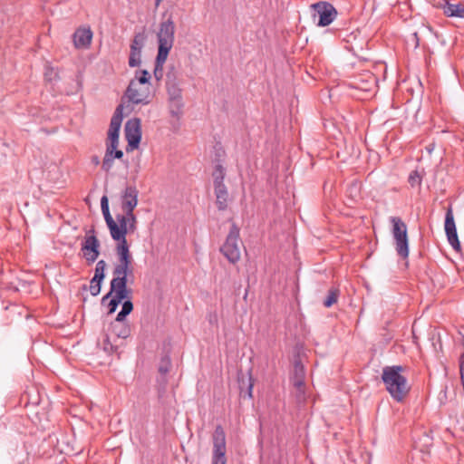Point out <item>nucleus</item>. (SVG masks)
Returning <instances> with one entry per match:
<instances>
[{"label":"nucleus","instance_id":"1","mask_svg":"<svg viewBox=\"0 0 464 464\" xmlns=\"http://www.w3.org/2000/svg\"><path fill=\"white\" fill-rule=\"evenodd\" d=\"M403 367L400 365L386 366L382 369V380L392 399L400 402L410 392V385L402 375Z\"/></svg>","mask_w":464,"mask_h":464},{"label":"nucleus","instance_id":"2","mask_svg":"<svg viewBox=\"0 0 464 464\" xmlns=\"http://www.w3.org/2000/svg\"><path fill=\"white\" fill-rule=\"evenodd\" d=\"M121 204L123 214L117 215V220L122 224L125 236L129 232L136 230V217L133 213L134 208L138 205V190L133 186H128L121 192Z\"/></svg>","mask_w":464,"mask_h":464},{"label":"nucleus","instance_id":"3","mask_svg":"<svg viewBox=\"0 0 464 464\" xmlns=\"http://www.w3.org/2000/svg\"><path fill=\"white\" fill-rule=\"evenodd\" d=\"M122 110V105H119L111 120L108 130L107 150L102 160V169L106 171L110 170L112 167L113 155L119 145V133L123 119Z\"/></svg>","mask_w":464,"mask_h":464},{"label":"nucleus","instance_id":"4","mask_svg":"<svg viewBox=\"0 0 464 464\" xmlns=\"http://www.w3.org/2000/svg\"><path fill=\"white\" fill-rule=\"evenodd\" d=\"M176 25L171 16L161 21L157 33L158 62L165 63L175 40Z\"/></svg>","mask_w":464,"mask_h":464},{"label":"nucleus","instance_id":"5","mask_svg":"<svg viewBox=\"0 0 464 464\" xmlns=\"http://www.w3.org/2000/svg\"><path fill=\"white\" fill-rule=\"evenodd\" d=\"M133 310V304L130 300L122 303L121 310L118 313L115 320L111 323L107 341L110 342L111 336L125 339L130 334V326L126 320V316Z\"/></svg>","mask_w":464,"mask_h":464},{"label":"nucleus","instance_id":"6","mask_svg":"<svg viewBox=\"0 0 464 464\" xmlns=\"http://www.w3.org/2000/svg\"><path fill=\"white\" fill-rule=\"evenodd\" d=\"M130 293L131 291L127 288V279L112 278L110 292L103 297V301L110 299L109 314L114 313L121 302L130 300Z\"/></svg>","mask_w":464,"mask_h":464},{"label":"nucleus","instance_id":"7","mask_svg":"<svg viewBox=\"0 0 464 464\" xmlns=\"http://www.w3.org/2000/svg\"><path fill=\"white\" fill-rule=\"evenodd\" d=\"M114 240L118 241L116 250L119 263L114 267L113 278L127 279V276L132 273V267L131 256L130 254L126 236H124L123 238Z\"/></svg>","mask_w":464,"mask_h":464},{"label":"nucleus","instance_id":"8","mask_svg":"<svg viewBox=\"0 0 464 464\" xmlns=\"http://www.w3.org/2000/svg\"><path fill=\"white\" fill-rule=\"evenodd\" d=\"M241 246L242 242L239 238V228L236 224H232L220 251L230 263L236 264L239 261L241 256Z\"/></svg>","mask_w":464,"mask_h":464},{"label":"nucleus","instance_id":"9","mask_svg":"<svg viewBox=\"0 0 464 464\" xmlns=\"http://www.w3.org/2000/svg\"><path fill=\"white\" fill-rule=\"evenodd\" d=\"M390 221L392 225V232L395 241L396 252L401 257L406 258L409 256L407 226L401 218L398 217H392Z\"/></svg>","mask_w":464,"mask_h":464},{"label":"nucleus","instance_id":"10","mask_svg":"<svg viewBox=\"0 0 464 464\" xmlns=\"http://www.w3.org/2000/svg\"><path fill=\"white\" fill-rule=\"evenodd\" d=\"M312 17L317 26L324 27L334 22L337 16V11L328 2H318L311 5Z\"/></svg>","mask_w":464,"mask_h":464},{"label":"nucleus","instance_id":"11","mask_svg":"<svg viewBox=\"0 0 464 464\" xmlns=\"http://www.w3.org/2000/svg\"><path fill=\"white\" fill-rule=\"evenodd\" d=\"M226 435L221 426H218L213 434L212 464H227Z\"/></svg>","mask_w":464,"mask_h":464},{"label":"nucleus","instance_id":"12","mask_svg":"<svg viewBox=\"0 0 464 464\" xmlns=\"http://www.w3.org/2000/svg\"><path fill=\"white\" fill-rule=\"evenodd\" d=\"M102 211L106 221V224L110 229L111 236L113 239H121L125 236V231H123L122 224L120 221L114 219L109 209L108 198L106 196H103L101 200Z\"/></svg>","mask_w":464,"mask_h":464},{"label":"nucleus","instance_id":"13","mask_svg":"<svg viewBox=\"0 0 464 464\" xmlns=\"http://www.w3.org/2000/svg\"><path fill=\"white\" fill-rule=\"evenodd\" d=\"M124 96L132 104L147 105L150 102V91L149 86H133L129 83Z\"/></svg>","mask_w":464,"mask_h":464},{"label":"nucleus","instance_id":"14","mask_svg":"<svg viewBox=\"0 0 464 464\" xmlns=\"http://www.w3.org/2000/svg\"><path fill=\"white\" fill-rule=\"evenodd\" d=\"M125 137L128 147L131 150L137 149L141 139L140 121L138 118L129 120L125 125Z\"/></svg>","mask_w":464,"mask_h":464},{"label":"nucleus","instance_id":"15","mask_svg":"<svg viewBox=\"0 0 464 464\" xmlns=\"http://www.w3.org/2000/svg\"><path fill=\"white\" fill-rule=\"evenodd\" d=\"M145 37L142 34H137L134 35L131 44L129 57V66L138 67L141 63V51L144 46Z\"/></svg>","mask_w":464,"mask_h":464},{"label":"nucleus","instance_id":"16","mask_svg":"<svg viewBox=\"0 0 464 464\" xmlns=\"http://www.w3.org/2000/svg\"><path fill=\"white\" fill-rule=\"evenodd\" d=\"M304 376L305 372L303 364L300 362H295L291 382L295 388V395L298 401L304 399Z\"/></svg>","mask_w":464,"mask_h":464},{"label":"nucleus","instance_id":"17","mask_svg":"<svg viewBox=\"0 0 464 464\" xmlns=\"http://www.w3.org/2000/svg\"><path fill=\"white\" fill-rule=\"evenodd\" d=\"M105 267H106V264L103 260H100L96 264L95 274H94V276L92 277V279L91 281V285L89 286V289L92 295H97L100 294L101 282L104 278Z\"/></svg>","mask_w":464,"mask_h":464},{"label":"nucleus","instance_id":"18","mask_svg":"<svg viewBox=\"0 0 464 464\" xmlns=\"http://www.w3.org/2000/svg\"><path fill=\"white\" fill-rule=\"evenodd\" d=\"M238 384L240 389V395L243 397L252 398V392L254 382L249 373L240 374L238 376Z\"/></svg>","mask_w":464,"mask_h":464},{"label":"nucleus","instance_id":"19","mask_svg":"<svg viewBox=\"0 0 464 464\" xmlns=\"http://www.w3.org/2000/svg\"><path fill=\"white\" fill-rule=\"evenodd\" d=\"M216 203L219 210H225L229 199L228 192L225 185L215 186Z\"/></svg>","mask_w":464,"mask_h":464},{"label":"nucleus","instance_id":"20","mask_svg":"<svg viewBox=\"0 0 464 464\" xmlns=\"http://www.w3.org/2000/svg\"><path fill=\"white\" fill-rule=\"evenodd\" d=\"M150 80V74L147 70H139L135 72L134 78L130 81V83L133 86H149Z\"/></svg>","mask_w":464,"mask_h":464},{"label":"nucleus","instance_id":"21","mask_svg":"<svg viewBox=\"0 0 464 464\" xmlns=\"http://www.w3.org/2000/svg\"><path fill=\"white\" fill-rule=\"evenodd\" d=\"M72 41L75 48H85L87 46V28L84 26L78 28L72 35Z\"/></svg>","mask_w":464,"mask_h":464},{"label":"nucleus","instance_id":"22","mask_svg":"<svg viewBox=\"0 0 464 464\" xmlns=\"http://www.w3.org/2000/svg\"><path fill=\"white\" fill-rule=\"evenodd\" d=\"M444 13L448 16H456V17H464V6L460 5H453L446 2L445 5L443 6Z\"/></svg>","mask_w":464,"mask_h":464},{"label":"nucleus","instance_id":"23","mask_svg":"<svg viewBox=\"0 0 464 464\" xmlns=\"http://www.w3.org/2000/svg\"><path fill=\"white\" fill-rule=\"evenodd\" d=\"M99 242L94 236H89V261L93 262L99 256Z\"/></svg>","mask_w":464,"mask_h":464},{"label":"nucleus","instance_id":"24","mask_svg":"<svg viewBox=\"0 0 464 464\" xmlns=\"http://www.w3.org/2000/svg\"><path fill=\"white\" fill-rule=\"evenodd\" d=\"M445 232H446V236H447V238H448V241H449L450 245L456 251H459L460 250V243L459 241V237H458L456 227H454L452 229L446 230Z\"/></svg>","mask_w":464,"mask_h":464},{"label":"nucleus","instance_id":"25","mask_svg":"<svg viewBox=\"0 0 464 464\" xmlns=\"http://www.w3.org/2000/svg\"><path fill=\"white\" fill-rule=\"evenodd\" d=\"M183 106H184L183 99L169 101V111H170V114L174 117H179L182 113Z\"/></svg>","mask_w":464,"mask_h":464},{"label":"nucleus","instance_id":"26","mask_svg":"<svg viewBox=\"0 0 464 464\" xmlns=\"http://www.w3.org/2000/svg\"><path fill=\"white\" fill-rule=\"evenodd\" d=\"M167 92L169 100H180L182 99L181 89L175 83H169L167 86Z\"/></svg>","mask_w":464,"mask_h":464},{"label":"nucleus","instance_id":"27","mask_svg":"<svg viewBox=\"0 0 464 464\" xmlns=\"http://www.w3.org/2000/svg\"><path fill=\"white\" fill-rule=\"evenodd\" d=\"M214 187L217 185H224L225 170L221 165H217L213 172Z\"/></svg>","mask_w":464,"mask_h":464},{"label":"nucleus","instance_id":"28","mask_svg":"<svg viewBox=\"0 0 464 464\" xmlns=\"http://www.w3.org/2000/svg\"><path fill=\"white\" fill-rule=\"evenodd\" d=\"M408 181L412 188H420L422 181V175L418 170L410 173Z\"/></svg>","mask_w":464,"mask_h":464},{"label":"nucleus","instance_id":"29","mask_svg":"<svg viewBox=\"0 0 464 464\" xmlns=\"http://www.w3.org/2000/svg\"><path fill=\"white\" fill-rule=\"evenodd\" d=\"M444 227H445V231L456 227L453 211H452L451 208H449L446 212Z\"/></svg>","mask_w":464,"mask_h":464},{"label":"nucleus","instance_id":"30","mask_svg":"<svg viewBox=\"0 0 464 464\" xmlns=\"http://www.w3.org/2000/svg\"><path fill=\"white\" fill-rule=\"evenodd\" d=\"M170 367H171L170 358L168 355L162 357L160 362L159 372L162 374H166L167 372H169Z\"/></svg>","mask_w":464,"mask_h":464},{"label":"nucleus","instance_id":"31","mask_svg":"<svg viewBox=\"0 0 464 464\" xmlns=\"http://www.w3.org/2000/svg\"><path fill=\"white\" fill-rule=\"evenodd\" d=\"M338 298V291L335 289H331L328 293L326 299L324 301V305L325 307L332 306L334 303L337 302Z\"/></svg>","mask_w":464,"mask_h":464},{"label":"nucleus","instance_id":"32","mask_svg":"<svg viewBox=\"0 0 464 464\" xmlns=\"http://www.w3.org/2000/svg\"><path fill=\"white\" fill-rule=\"evenodd\" d=\"M57 77H58V73L53 68H52L50 66L45 67V72H44L45 80L52 82V81H54Z\"/></svg>","mask_w":464,"mask_h":464},{"label":"nucleus","instance_id":"33","mask_svg":"<svg viewBox=\"0 0 464 464\" xmlns=\"http://www.w3.org/2000/svg\"><path fill=\"white\" fill-rule=\"evenodd\" d=\"M163 64L164 63H159L158 62V56L156 57V65L154 69V76L157 80H160L163 76Z\"/></svg>","mask_w":464,"mask_h":464},{"label":"nucleus","instance_id":"34","mask_svg":"<svg viewBox=\"0 0 464 464\" xmlns=\"http://www.w3.org/2000/svg\"><path fill=\"white\" fill-rule=\"evenodd\" d=\"M81 246H82L81 253H82V256L85 257V256H87V236H85L82 239Z\"/></svg>","mask_w":464,"mask_h":464},{"label":"nucleus","instance_id":"35","mask_svg":"<svg viewBox=\"0 0 464 464\" xmlns=\"http://www.w3.org/2000/svg\"><path fill=\"white\" fill-rule=\"evenodd\" d=\"M460 377L464 376V353L462 354L459 362Z\"/></svg>","mask_w":464,"mask_h":464},{"label":"nucleus","instance_id":"36","mask_svg":"<svg viewBox=\"0 0 464 464\" xmlns=\"http://www.w3.org/2000/svg\"><path fill=\"white\" fill-rule=\"evenodd\" d=\"M411 40L413 41L414 43V47H418L419 45V38H418V34L417 33H414L412 35H411Z\"/></svg>","mask_w":464,"mask_h":464},{"label":"nucleus","instance_id":"37","mask_svg":"<svg viewBox=\"0 0 464 464\" xmlns=\"http://www.w3.org/2000/svg\"><path fill=\"white\" fill-rule=\"evenodd\" d=\"M123 156V152L121 150H115L113 159H121Z\"/></svg>","mask_w":464,"mask_h":464},{"label":"nucleus","instance_id":"38","mask_svg":"<svg viewBox=\"0 0 464 464\" xmlns=\"http://www.w3.org/2000/svg\"><path fill=\"white\" fill-rule=\"evenodd\" d=\"M78 77H79V84L81 86H82V84H83V76H82V74L80 73V75Z\"/></svg>","mask_w":464,"mask_h":464},{"label":"nucleus","instance_id":"39","mask_svg":"<svg viewBox=\"0 0 464 464\" xmlns=\"http://www.w3.org/2000/svg\"><path fill=\"white\" fill-rule=\"evenodd\" d=\"M92 162H93L95 165H98V164H99L98 158H97V157H93V158H92Z\"/></svg>","mask_w":464,"mask_h":464},{"label":"nucleus","instance_id":"40","mask_svg":"<svg viewBox=\"0 0 464 464\" xmlns=\"http://www.w3.org/2000/svg\"><path fill=\"white\" fill-rule=\"evenodd\" d=\"M92 37V33L89 29V44L91 43Z\"/></svg>","mask_w":464,"mask_h":464},{"label":"nucleus","instance_id":"41","mask_svg":"<svg viewBox=\"0 0 464 464\" xmlns=\"http://www.w3.org/2000/svg\"><path fill=\"white\" fill-rule=\"evenodd\" d=\"M163 0H155L156 6H159Z\"/></svg>","mask_w":464,"mask_h":464},{"label":"nucleus","instance_id":"42","mask_svg":"<svg viewBox=\"0 0 464 464\" xmlns=\"http://www.w3.org/2000/svg\"><path fill=\"white\" fill-rule=\"evenodd\" d=\"M82 288V290H85L86 289V285H83Z\"/></svg>","mask_w":464,"mask_h":464},{"label":"nucleus","instance_id":"43","mask_svg":"<svg viewBox=\"0 0 464 464\" xmlns=\"http://www.w3.org/2000/svg\"><path fill=\"white\" fill-rule=\"evenodd\" d=\"M107 346L110 345V347L111 348L112 347V344H110V343H107L106 344Z\"/></svg>","mask_w":464,"mask_h":464},{"label":"nucleus","instance_id":"44","mask_svg":"<svg viewBox=\"0 0 464 464\" xmlns=\"http://www.w3.org/2000/svg\"><path fill=\"white\" fill-rule=\"evenodd\" d=\"M107 346L110 345V347L111 348L112 347V344H110V343H107L106 344Z\"/></svg>","mask_w":464,"mask_h":464},{"label":"nucleus","instance_id":"45","mask_svg":"<svg viewBox=\"0 0 464 464\" xmlns=\"http://www.w3.org/2000/svg\"><path fill=\"white\" fill-rule=\"evenodd\" d=\"M104 350H109V347L107 345H105Z\"/></svg>","mask_w":464,"mask_h":464}]
</instances>
